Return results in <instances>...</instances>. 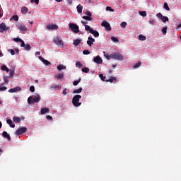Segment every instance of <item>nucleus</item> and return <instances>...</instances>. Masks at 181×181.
I'll list each match as a JSON object with an SVG mask.
<instances>
[{"instance_id":"nucleus-1","label":"nucleus","mask_w":181,"mask_h":181,"mask_svg":"<svg viewBox=\"0 0 181 181\" xmlns=\"http://www.w3.org/2000/svg\"><path fill=\"white\" fill-rule=\"evenodd\" d=\"M81 98V95H74L71 101L73 105L76 107H80L81 105V103H79V101Z\"/></svg>"},{"instance_id":"nucleus-2","label":"nucleus","mask_w":181,"mask_h":181,"mask_svg":"<svg viewBox=\"0 0 181 181\" xmlns=\"http://www.w3.org/2000/svg\"><path fill=\"white\" fill-rule=\"evenodd\" d=\"M40 100V95H35L33 96H29L28 98V103L29 105L33 104V103H37Z\"/></svg>"},{"instance_id":"nucleus-3","label":"nucleus","mask_w":181,"mask_h":181,"mask_svg":"<svg viewBox=\"0 0 181 181\" xmlns=\"http://www.w3.org/2000/svg\"><path fill=\"white\" fill-rule=\"evenodd\" d=\"M112 59H114L115 60H124V57L117 52H114L111 54Z\"/></svg>"},{"instance_id":"nucleus-4","label":"nucleus","mask_w":181,"mask_h":181,"mask_svg":"<svg viewBox=\"0 0 181 181\" xmlns=\"http://www.w3.org/2000/svg\"><path fill=\"white\" fill-rule=\"evenodd\" d=\"M69 28L73 31L74 33H79V27L77 25H75L74 23H69Z\"/></svg>"},{"instance_id":"nucleus-5","label":"nucleus","mask_w":181,"mask_h":181,"mask_svg":"<svg viewBox=\"0 0 181 181\" xmlns=\"http://www.w3.org/2000/svg\"><path fill=\"white\" fill-rule=\"evenodd\" d=\"M27 132H28V128H26V127H22L18 129L16 131L15 134H16V135H23V134H25V133Z\"/></svg>"},{"instance_id":"nucleus-6","label":"nucleus","mask_w":181,"mask_h":181,"mask_svg":"<svg viewBox=\"0 0 181 181\" xmlns=\"http://www.w3.org/2000/svg\"><path fill=\"white\" fill-rule=\"evenodd\" d=\"M54 41L57 45L59 47H64V42L59 37H57L54 39Z\"/></svg>"},{"instance_id":"nucleus-7","label":"nucleus","mask_w":181,"mask_h":181,"mask_svg":"<svg viewBox=\"0 0 181 181\" xmlns=\"http://www.w3.org/2000/svg\"><path fill=\"white\" fill-rule=\"evenodd\" d=\"M93 62L97 64H103V59L100 58V56H97L93 58Z\"/></svg>"},{"instance_id":"nucleus-8","label":"nucleus","mask_w":181,"mask_h":181,"mask_svg":"<svg viewBox=\"0 0 181 181\" xmlns=\"http://www.w3.org/2000/svg\"><path fill=\"white\" fill-rule=\"evenodd\" d=\"M21 89L22 88L21 86H16V87H14L13 88H10L8 90V93H16L18 91L21 90Z\"/></svg>"},{"instance_id":"nucleus-9","label":"nucleus","mask_w":181,"mask_h":181,"mask_svg":"<svg viewBox=\"0 0 181 181\" xmlns=\"http://www.w3.org/2000/svg\"><path fill=\"white\" fill-rule=\"evenodd\" d=\"M101 25L103 27H105L106 28L107 30L110 31L111 30V27L110 25V24L107 22L103 21L101 23Z\"/></svg>"},{"instance_id":"nucleus-10","label":"nucleus","mask_w":181,"mask_h":181,"mask_svg":"<svg viewBox=\"0 0 181 181\" xmlns=\"http://www.w3.org/2000/svg\"><path fill=\"white\" fill-rule=\"evenodd\" d=\"M95 42V39L89 37H88L87 45L88 46L91 47Z\"/></svg>"},{"instance_id":"nucleus-11","label":"nucleus","mask_w":181,"mask_h":181,"mask_svg":"<svg viewBox=\"0 0 181 181\" xmlns=\"http://www.w3.org/2000/svg\"><path fill=\"white\" fill-rule=\"evenodd\" d=\"M47 28L48 30H57L59 28L58 25H55V24H49L48 25H47Z\"/></svg>"},{"instance_id":"nucleus-12","label":"nucleus","mask_w":181,"mask_h":181,"mask_svg":"<svg viewBox=\"0 0 181 181\" xmlns=\"http://www.w3.org/2000/svg\"><path fill=\"white\" fill-rule=\"evenodd\" d=\"M8 30V28L6 27L5 23H1L0 25V33H4V31H6Z\"/></svg>"},{"instance_id":"nucleus-13","label":"nucleus","mask_w":181,"mask_h":181,"mask_svg":"<svg viewBox=\"0 0 181 181\" xmlns=\"http://www.w3.org/2000/svg\"><path fill=\"white\" fill-rule=\"evenodd\" d=\"M39 59L41 60V62L45 65V66H49L51 65V62L45 59L42 57H39Z\"/></svg>"},{"instance_id":"nucleus-14","label":"nucleus","mask_w":181,"mask_h":181,"mask_svg":"<svg viewBox=\"0 0 181 181\" xmlns=\"http://www.w3.org/2000/svg\"><path fill=\"white\" fill-rule=\"evenodd\" d=\"M2 136H4V138H6V139H8V141H11V136H10V134H8V132H3Z\"/></svg>"},{"instance_id":"nucleus-15","label":"nucleus","mask_w":181,"mask_h":181,"mask_svg":"<svg viewBox=\"0 0 181 181\" xmlns=\"http://www.w3.org/2000/svg\"><path fill=\"white\" fill-rule=\"evenodd\" d=\"M9 76H4V77H5L6 78L8 79V78H11L12 77L14 76V74H15V71L13 69H11L9 71Z\"/></svg>"},{"instance_id":"nucleus-16","label":"nucleus","mask_w":181,"mask_h":181,"mask_svg":"<svg viewBox=\"0 0 181 181\" xmlns=\"http://www.w3.org/2000/svg\"><path fill=\"white\" fill-rule=\"evenodd\" d=\"M17 28L21 31V32H26L28 30V28L22 25L21 24L18 23L17 25Z\"/></svg>"},{"instance_id":"nucleus-17","label":"nucleus","mask_w":181,"mask_h":181,"mask_svg":"<svg viewBox=\"0 0 181 181\" xmlns=\"http://www.w3.org/2000/svg\"><path fill=\"white\" fill-rule=\"evenodd\" d=\"M1 70L3 71H6V73H8V72L11 71V70L5 64L1 65Z\"/></svg>"},{"instance_id":"nucleus-18","label":"nucleus","mask_w":181,"mask_h":181,"mask_svg":"<svg viewBox=\"0 0 181 181\" xmlns=\"http://www.w3.org/2000/svg\"><path fill=\"white\" fill-rule=\"evenodd\" d=\"M49 88H50V89L52 90H59V88H60V86L59 85H51L50 86H49Z\"/></svg>"},{"instance_id":"nucleus-19","label":"nucleus","mask_w":181,"mask_h":181,"mask_svg":"<svg viewBox=\"0 0 181 181\" xmlns=\"http://www.w3.org/2000/svg\"><path fill=\"white\" fill-rule=\"evenodd\" d=\"M83 91V88L80 87L78 89H74L73 90L74 94H80Z\"/></svg>"},{"instance_id":"nucleus-20","label":"nucleus","mask_w":181,"mask_h":181,"mask_svg":"<svg viewBox=\"0 0 181 181\" xmlns=\"http://www.w3.org/2000/svg\"><path fill=\"white\" fill-rule=\"evenodd\" d=\"M83 6L81 4H78L77 6H76V9H77V12L78 13H81L83 12Z\"/></svg>"},{"instance_id":"nucleus-21","label":"nucleus","mask_w":181,"mask_h":181,"mask_svg":"<svg viewBox=\"0 0 181 181\" xmlns=\"http://www.w3.org/2000/svg\"><path fill=\"white\" fill-rule=\"evenodd\" d=\"M90 34L93 35L95 37H98L100 36L99 32L97 30H94L90 31Z\"/></svg>"},{"instance_id":"nucleus-22","label":"nucleus","mask_w":181,"mask_h":181,"mask_svg":"<svg viewBox=\"0 0 181 181\" xmlns=\"http://www.w3.org/2000/svg\"><path fill=\"white\" fill-rule=\"evenodd\" d=\"M6 123L9 124V126L12 128H15L16 127V124H13V121L12 119H9L6 120Z\"/></svg>"},{"instance_id":"nucleus-23","label":"nucleus","mask_w":181,"mask_h":181,"mask_svg":"<svg viewBox=\"0 0 181 181\" xmlns=\"http://www.w3.org/2000/svg\"><path fill=\"white\" fill-rule=\"evenodd\" d=\"M49 112V108H42L41 109V115H45L46 113Z\"/></svg>"},{"instance_id":"nucleus-24","label":"nucleus","mask_w":181,"mask_h":181,"mask_svg":"<svg viewBox=\"0 0 181 181\" xmlns=\"http://www.w3.org/2000/svg\"><path fill=\"white\" fill-rule=\"evenodd\" d=\"M81 42V40H80V39H76V40H74L73 44H74V45H75V46H78Z\"/></svg>"},{"instance_id":"nucleus-25","label":"nucleus","mask_w":181,"mask_h":181,"mask_svg":"<svg viewBox=\"0 0 181 181\" xmlns=\"http://www.w3.org/2000/svg\"><path fill=\"white\" fill-rule=\"evenodd\" d=\"M13 121L15 122V123H19L21 122V119L18 117H13Z\"/></svg>"},{"instance_id":"nucleus-26","label":"nucleus","mask_w":181,"mask_h":181,"mask_svg":"<svg viewBox=\"0 0 181 181\" xmlns=\"http://www.w3.org/2000/svg\"><path fill=\"white\" fill-rule=\"evenodd\" d=\"M81 71H82L83 73L88 74L90 71V69L88 68V67H83L81 69Z\"/></svg>"},{"instance_id":"nucleus-27","label":"nucleus","mask_w":181,"mask_h":181,"mask_svg":"<svg viewBox=\"0 0 181 181\" xmlns=\"http://www.w3.org/2000/svg\"><path fill=\"white\" fill-rule=\"evenodd\" d=\"M81 81V78H79L78 80L74 81H73V86H76L78 85V83Z\"/></svg>"},{"instance_id":"nucleus-28","label":"nucleus","mask_w":181,"mask_h":181,"mask_svg":"<svg viewBox=\"0 0 181 181\" xmlns=\"http://www.w3.org/2000/svg\"><path fill=\"white\" fill-rule=\"evenodd\" d=\"M139 14L143 17H145L147 16V13L146 11H139Z\"/></svg>"},{"instance_id":"nucleus-29","label":"nucleus","mask_w":181,"mask_h":181,"mask_svg":"<svg viewBox=\"0 0 181 181\" xmlns=\"http://www.w3.org/2000/svg\"><path fill=\"white\" fill-rule=\"evenodd\" d=\"M161 21L163 23H165L166 22L169 21L168 17H166L165 16H163L161 18Z\"/></svg>"},{"instance_id":"nucleus-30","label":"nucleus","mask_w":181,"mask_h":181,"mask_svg":"<svg viewBox=\"0 0 181 181\" xmlns=\"http://www.w3.org/2000/svg\"><path fill=\"white\" fill-rule=\"evenodd\" d=\"M163 8H164L166 11H170V7H169V6H168V4L167 2H165V3H164V4H163Z\"/></svg>"},{"instance_id":"nucleus-31","label":"nucleus","mask_w":181,"mask_h":181,"mask_svg":"<svg viewBox=\"0 0 181 181\" xmlns=\"http://www.w3.org/2000/svg\"><path fill=\"white\" fill-rule=\"evenodd\" d=\"M85 30L89 31L90 33H91V30H93V29H92L90 26L87 25H85Z\"/></svg>"},{"instance_id":"nucleus-32","label":"nucleus","mask_w":181,"mask_h":181,"mask_svg":"<svg viewBox=\"0 0 181 181\" xmlns=\"http://www.w3.org/2000/svg\"><path fill=\"white\" fill-rule=\"evenodd\" d=\"M161 32L163 35H166L168 32V27L165 26L164 28H163Z\"/></svg>"},{"instance_id":"nucleus-33","label":"nucleus","mask_w":181,"mask_h":181,"mask_svg":"<svg viewBox=\"0 0 181 181\" xmlns=\"http://www.w3.org/2000/svg\"><path fill=\"white\" fill-rule=\"evenodd\" d=\"M82 18L84 19V20H86V21H93L92 17H89V16H83L82 17Z\"/></svg>"},{"instance_id":"nucleus-34","label":"nucleus","mask_w":181,"mask_h":181,"mask_svg":"<svg viewBox=\"0 0 181 181\" xmlns=\"http://www.w3.org/2000/svg\"><path fill=\"white\" fill-rule=\"evenodd\" d=\"M115 81H116V78L112 76L108 80H106V82L113 83Z\"/></svg>"},{"instance_id":"nucleus-35","label":"nucleus","mask_w":181,"mask_h":181,"mask_svg":"<svg viewBox=\"0 0 181 181\" xmlns=\"http://www.w3.org/2000/svg\"><path fill=\"white\" fill-rule=\"evenodd\" d=\"M57 69H58L59 71H62V70L66 69V66H64V65L60 64V65H59V66H57Z\"/></svg>"},{"instance_id":"nucleus-36","label":"nucleus","mask_w":181,"mask_h":181,"mask_svg":"<svg viewBox=\"0 0 181 181\" xmlns=\"http://www.w3.org/2000/svg\"><path fill=\"white\" fill-rule=\"evenodd\" d=\"M28 7H26V6H23V7L21 8V12H22L23 13H28Z\"/></svg>"},{"instance_id":"nucleus-37","label":"nucleus","mask_w":181,"mask_h":181,"mask_svg":"<svg viewBox=\"0 0 181 181\" xmlns=\"http://www.w3.org/2000/svg\"><path fill=\"white\" fill-rule=\"evenodd\" d=\"M139 40H140L141 41H144L146 40V37L143 35H139Z\"/></svg>"},{"instance_id":"nucleus-38","label":"nucleus","mask_w":181,"mask_h":181,"mask_svg":"<svg viewBox=\"0 0 181 181\" xmlns=\"http://www.w3.org/2000/svg\"><path fill=\"white\" fill-rule=\"evenodd\" d=\"M64 76V75L63 73H61L59 75L56 76L57 78H58V79H63Z\"/></svg>"},{"instance_id":"nucleus-39","label":"nucleus","mask_w":181,"mask_h":181,"mask_svg":"<svg viewBox=\"0 0 181 181\" xmlns=\"http://www.w3.org/2000/svg\"><path fill=\"white\" fill-rule=\"evenodd\" d=\"M11 20H13L15 21H19V17L17 15L13 16V17L11 18Z\"/></svg>"},{"instance_id":"nucleus-40","label":"nucleus","mask_w":181,"mask_h":181,"mask_svg":"<svg viewBox=\"0 0 181 181\" xmlns=\"http://www.w3.org/2000/svg\"><path fill=\"white\" fill-rule=\"evenodd\" d=\"M76 66L79 69H81L83 67V64L80 62H78L76 63Z\"/></svg>"},{"instance_id":"nucleus-41","label":"nucleus","mask_w":181,"mask_h":181,"mask_svg":"<svg viewBox=\"0 0 181 181\" xmlns=\"http://www.w3.org/2000/svg\"><path fill=\"white\" fill-rule=\"evenodd\" d=\"M6 90H7V87L6 86H0V92L5 91Z\"/></svg>"},{"instance_id":"nucleus-42","label":"nucleus","mask_w":181,"mask_h":181,"mask_svg":"<svg viewBox=\"0 0 181 181\" xmlns=\"http://www.w3.org/2000/svg\"><path fill=\"white\" fill-rule=\"evenodd\" d=\"M141 62H138V63H136L134 65V69H138V68H139L141 66Z\"/></svg>"},{"instance_id":"nucleus-43","label":"nucleus","mask_w":181,"mask_h":181,"mask_svg":"<svg viewBox=\"0 0 181 181\" xmlns=\"http://www.w3.org/2000/svg\"><path fill=\"white\" fill-rule=\"evenodd\" d=\"M99 77L100 78V79H101L103 81H105V76H104V75H103V74H99Z\"/></svg>"},{"instance_id":"nucleus-44","label":"nucleus","mask_w":181,"mask_h":181,"mask_svg":"<svg viewBox=\"0 0 181 181\" xmlns=\"http://www.w3.org/2000/svg\"><path fill=\"white\" fill-rule=\"evenodd\" d=\"M156 17L158 18L162 19L163 18V16L161 13H158V14H156Z\"/></svg>"},{"instance_id":"nucleus-45","label":"nucleus","mask_w":181,"mask_h":181,"mask_svg":"<svg viewBox=\"0 0 181 181\" xmlns=\"http://www.w3.org/2000/svg\"><path fill=\"white\" fill-rule=\"evenodd\" d=\"M106 11H110V12H114V9L112 8L110 6H107L106 7Z\"/></svg>"},{"instance_id":"nucleus-46","label":"nucleus","mask_w":181,"mask_h":181,"mask_svg":"<svg viewBox=\"0 0 181 181\" xmlns=\"http://www.w3.org/2000/svg\"><path fill=\"white\" fill-rule=\"evenodd\" d=\"M24 47H25V50H30L31 49V47L29 44H26Z\"/></svg>"},{"instance_id":"nucleus-47","label":"nucleus","mask_w":181,"mask_h":181,"mask_svg":"<svg viewBox=\"0 0 181 181\" xmlns=\"http://www.w3.org/2000/svg\"><path fill=\"white\" fill-rule=\"evenodd\" d=\"M86 15L88 16V17L91 18V16H92V13H91V11H87L86 12Z\"/></svg>"},{"instance_id":"nucleus-48","label":"nucleus","mask_w":181,"mask_h":181,"mask_svg":"<svg viewBox=\"0 0 181 181\" xmlns=\"http://www.w3.org/2000/svg\"><path fill=\"white\" fill-rule=\"evenodd\" d=\"M105 57H106V59L107 60H110V59H112V57H111V54L109 55L108 54H105Z\"/></svg>"},{"instance_id":"nucleus-49","label":"nucleus","mask_w":181,"mask_h":181,"mask_svg":"<svg viewBox=\"0 0 181 181\" xmlns=\"http://www.w3.org/2000/svg\"><path fill=\"white\" fill-rule=\"evenodd\" d=\"M13 40L16 42H21L22 41V39L21 38H13Z\"/></svg>"},{"instance_id":"nucleus-50","label":"nucleus","mask_w":181,"mask_h":181,"mask_svg":"<svg viewBox=\"0 0 181 181\" xmlns=\"http://www.w3.org/2000/svg\"><path fill=\"white\" fill-rule=\"evenodd\" d=\"M111 40L112 41H114L115 42H119V40L117 37H112Z\"/></svg>"},{"instance_id":"nucleus-51","label":"nucleus","mask_w":181,"mask_h":181,"mask_svg":"<svg viewBox=\"0 0 181 181\" xmlns=\"http://www.w3.org/2000/svg\"><path fill=\"white\" fill-rule=\"evenodd\" d=\"M127 25V23L123 22V23H121L120 26H121L122 28H126Z\"/></svg>"},{"instance_id":"nucleus-52","label":"nucleus","mask_w":181,"mask_h":181,"mask_svg":"<svg viewBox=\"0 0 181 181\" xmlns=\"http://www.w3.org/2000/svg\"><path fill=\"white\" fill-rule=\"evenodd\" d=\"M83 54H90V52L88 50H83Z\"/></svg>"},{"instance_id":"nucleus-53","label":"nucleus","mask_w":181,"mask_h":181,"mask_svg":"<svg viewBox=\"0 0 181 181\" xmlns=\"http://www.w3.org/2000/svg\"><path fill=\"white\" fill-rule=\"evenodd\" d=\"M30 2H31L32 4L35 3L36 5H38V4H39V0H30Z\"/></svg>"},{"instance_id":"nucleus-54","label":"nucleus","mask_w":181,"mask_h":181,"mask_svg":"<svg viewBox=\"0 0 181 181\" xmlns=\"http://www.w3.org/2000/svg\"><path fill=\"white\" fill-rule=\"evenodd\" d=\"M20 42H21V47H25V46L26 45H25V42L23 40H21V41Z\"/></svg>"},{"instance_id":"nucleus-55","label":"nucleus","mask_w":181,"mask_h":181,"mask_svg":"<svg viewBox=\"0 0 181 181\" xmlns=\"http://www.w3.org/2000/svg\"><path fill=\"white\" fill-rule=\"evenodd\" d=\"M30 90L31 93H34V91H35V86H31L30 87Z\"/></svg>"},{"instance_id":"nucleus-56","label":"nucleus","mask_w":181,"mask_h":181,"mask_svg":"<svg viewBox=\"0 0 181 181\" xmlns=\"http://www.w3.org/2000/svg\"><path fill=\"white\" fill-rule=\"evenodd\" d=\"M62 94L64 95H67V88H64V91H62Z\"/></svg>"},{"instance_id":"nucleus-57","label":"nucleus","mask_w":181,"mask_h":181,"mask_svg":"<svg viewBox=\"0 0 181 181\" xmlns=\"http://www.w3.org/2000/svg\"><path fill=\"white\" fill-rule=\"evenodd\" d=\"M9 51L11 52V56H15L16 52L13 49H9Z\"/></svg>"},{"instance_id":"nucleus-58","label":"nucleus","mask_w":181,"mask_h":181,"mask_svg":"<svg viewBox=\"0 0 181 181\" xmlns=\"http://www.w3.org/2000/svg\"><path fill=\"white\" fill-rule=\"evenodd\" d=\"M149 24L153 25L155 24V22L153 21V20H149Z\"/></svg>"},{"instance_id":"nucleus-59","label":"nucleus","mask_w":181,"mask_h":181,"mask_svg":"<svg viewBox=\"0 0 181 181\" xmlns=\"http://www.w3.org/2000/svg\"><path fill=\"white\" fill-rule=\"evenodd\" d=\"M3 78H4V81L5 83H8V78H6L4 76L3 77Z\"/></svg>"},{"instance_id":"nucleus-60","label":"nucleus","mask_w":181,"mask_h":181,"mask_svg":"<svg viewBox=\"0 0 181 181\" xmlns=\"http://www.w3.org/2000/svg\"><path fill=\"white\" fill-rule=\"evenodd\" d=\"M46 118H47V119H49V120H52V117L50 116V115H47V116L46 117Z\"/></svg>"},{"instance_id":"nucleus-61","label":"nucleus","mask_w":181,"mask_h":181,"mask_svg":"<svg viewBox=\"0 0 181 181\" xmlns=\"http://www.w3.org/2000/svg\"><path fill=\"white\" fill-rule=\"evenodd\" d=\"M35 56H40V52H36L35 53Z\"/></svg>"},{"instance_id":"nucleus-62","label":"nucleus","mask_w":181,"mask_h":181,"mask_svg":"<svg viewBox=\"0 0 181 181\" xmlns=\"http://www.w3.org/2000/svg\"><path fill=\"white\" fill-rule=\"evenodd\" d=\"M81 23H82L83 25H84V27H86V25L88 24L87 22H83V21H81Z\"/></svg>"},{"instance_id":"nucleus-63","label":"nucleus","mask_w":181,"mask_h":181,"mask_svg":"<svg viewBox=\"0 0 181 181\" xmlns=\"http://www.w3.org/2000/svg\"><path fill=\"white\" fill-rule=\"evenodd\" d=\"M68 3L71 5L72 4V1L71 0H68Z\"/></svg>"},{"instance_id":"nucleus-64","label":"nucleus","mask_w":181,"mask_h":181,"mask_svg":"<svg viewBox=\"0 0 181 181\" xmlns=\"http://www.w3.org/2000/svg\"><path fill=\"white\" fill-rule=\"evenodd\" d=\"M116 66H117V65L112 64V68H113V69H115Z\"/></svg>"}]
</instances>
